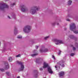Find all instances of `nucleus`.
I'll return each mask as SVG.
<instances>
[{
  "mask_svg": "<svg viewBox=\"0 0 78 78\" xmlns=\"http://www.w3.org/2000/svg\"><path fill=\"white\" fill-rule=\"evenodd\" d=\"M44 78H46V77H44Z\"/></svg>",
  "mask_w": 78,
  "mask_h": 78,
  "instance_id": "ea45409f",
  "label": "nucleus"
},
{
  "mask_svg": "<svg viewBox=\"0 0 78 78\" xmlns=\"http://www.w3.org/2000/svg\"><path fill=\"white\" fill-rule=\"evenodd\" d=\"M38 47H39V46H36V48L37 49L38 48Z\"/></svg>",
  "mask_w": 78,
  "mask_h": 78,
  "instance_id": "2f4dec72",
  "label": "nucleus"
},
{
  "mask_svg": "<svg viewBox=\"0 0 78 78\" xmlns=\"http://www.w3.org/2000/svg\"><path fill=\"white\" fill-rule=\"evenodd\" d=\"M55 68H56V70H58V69H60V68H59V67H58L57 66H55Z\"/></svg>",
  "mask_w": 78,
  "mask_h": 78,
  "instance_id": "b1692460",
  "label": "nucleus"
},
{
  "mask_svg": "<svg viewBox=\"0 0 78 78\" xmlns=\"http://www.w3.org/2000/svg\"><path fill=\"white\" fill-rule=\"evenodd\" d=\"M0 70L1 71V72H4V71H5V70L2 68H0Z\"/></svg>",
  "mask_w": 78,
  "mask_h": 78,
  "instance_id": "412c9836",
  "label": "nucleus"
},
{
  "mask_svg": "<svg viewBox=\"0 0 78 78\" xmlns=\"http://www.w3.org/2000/svg\"><path fill=\"white\" fill-rule=\"evenodd\" d=\"M38 54L37 53H36L34 54H32L31 55V56L33 57V56H37V55Z\"/></svg>",
  "mask_w": 78,
  "mask_h": 78,
  "instance_id": "f3484780",
  "label": "nucleus"
},
{
  "mask_svg": "<svg viewBox=\"0 0 78 78\" xmlns=\"http://www.w3.org/2000/svg\"><path fill=\"white\" fill-rule=\"evenodd\" d=\"M21 11L23 12H26V11H28V9L25 8V5H22L21 6Z\"/></svg>",
  "mask_w": 78,
  "mask_h": 78,
  "instance_id": "6e6552de",
  "label": "nucleus"
},
{
  "mask_svg": "<svg viewBox=\"0 0 78 78\" xmlns=\"http://www.w3.org/2000/svg\"><path fill=\"white\" fill-rule=\"evenodd\" d=\"M54 41L56 45H59V44H63V43H64L62 41L57 39H54Z\"/></svg>",
  "mask_w": 78,
  "mask_h": 78,
  "instance_id": "423d86ee",
  "label": "nucleus"
},
{
  "mask_svg": "<svg viewBox=\"0 0 78 78\" xmlns=\"http://www.w3.org/2000/svg\"><path fill=\"white\" fill-rule=\"evenodd\" d=\"M18 33V30H17V27H15V29H14V34H17Z\"/></svg>",
  "mask_w": 78,
  "mask_h": 78,
  "instance_id": "9b49d317",
  "label": "nucleus"
},
{
  "mask_svg": "<svg viewBox=\"0 0 78 78\" xmlns=\"http://www.w3.org/2000/svg\"><path fill=\"white\" fill-rule=\"evenodd\" d=\"M35 9H36L37 11H38V10L39 9V7L36 6H34L33 9L30 10V13L32 14H36V11Z\"/></svg>",
  "mask_w": 78,
  "mask_h": 78,
  "instance_id": "20e7f679",
  "label": "nucleus"
},
{
  "mask_svg": "<svg viewBox=\"0 0 78 78\" xmlns=\"http://www.w3.org/2000/svg\"><path fill=\"white\" fill-rule=\"evenodd\" d=\"M16 5V3H12L11 5V6L12 7L13 6H14V5Z\"/></svg>",
  "mask_w": 78,
  "mask_h": 78,
  "instance_id": "aec40b11",
  "label": "nucleus"
},
{
  "mask_svg": "<svg viewBox=\"0 0 78 78\" xmlns=\"http://www.w3.org/2000/svg\"><path fill=\"white\" fill-rule=\"evenodd\" d=\"M76 44H77V43H76Z\"/></svg>",
  "mask_w": 78,
  "mask_h": 78,
  "instance_id": "a19ab883",
  "label": "nucleus"
},
{
  "mask_svg": "<svg viewBox=\"0 0 78 78\" xmlns=\"http://www.w3.org/2000/svg\"><path fill=\"white\" fill-rule=\"evenodd\" d=\"M36 51L35 50H34V53H35V52Z\"/></svg>",
  "mask_w": 78,
  "mask_h": 78,
  "instance_id": "72a5a7b5",
  "label": "nucleus"
},
{
  "mask_svg": "<svg viewBox=\"0 0 78 78\" xmlns=\"http://www.w3.org/2000/svg\"><path fill=\"white\" fill-rule=\"evenodd\" d=\"M58 24H57V25H58Z\"/></svg>",
  "mask_w": 78,
  "mask_h": 78,
  "instance_id": "58836bf2",
  "label": "nucleus"
},
{
  "mask_svg": "<svg viewBox=\"0 0 78 78\" xmlns=\"http://www.w3.org/2000/svg\"><path fill=\"white\" fill-rule=\"evenodd\" d=\"M0 9L1 10H3L5 8H8V5L6 4H1L0 3Z\"/></svg>",
  "mask_w": 78,
  "mask_h": 78,
  "instance_id": "39448f33",
  "label": "nucleus"
},
{
  "mask_svg": "<svg viewBox=\"0 0 78 78\" xmlns=\"http://www.w3.org/2000/svg\"><path fill=\"white\" fill-rule=\"evenodd\" d=\"M69 37H70V39H74L75 38V37H74V36L72 35H70L69 36Z\"/></svg>",
  "mask_w": 78,
  "mask_h": 78,
  "instance_id": "4468645a",
  "label": "nucleus"
},
{
  "mask_svg": "<svg viewBox=\"0 0 78 78\" xmlns=\"http://www.w3.org/2000/svg\"><path fill=\"white\" fill-rule=\"evenodd\" d=\"M16 62L17 64H20L21 66L20 67L19 69V71H22V70H23L24 69V66L23 64V63L20 62H19V61H17Z\"/></svg>",
  "mask_w": 78,
  "mask_h": 78,
  "instance_id": "0eeeda50",
  "label": "nucleus"
},
{
  "mask_svg": "<svg viewBox=\"0 0 78 78\" xmlns=\"http://www.w3.org/2000/svg\"><path fill=\"white\" fill-rule=\"evenodd\" d=\"M43 67L44 69L47 68V67L48 71L49 73H51V74H52V73H53V71L52 70V69H51V67L48 66V63H47V62H44V65Z\"/></svg>",
  "mask_w": 78,
  "mask_h": 78,
  "instance_id": "f257e3e1",
  "label": "nucleus"
},
{
  "mask_svg": "<svg viewBox=\"0 0 78 78\" xmlns=\"http://www.w3.org/2000/svg\"><path fill=\"white\" fill-rule=\"evenodd\" d=\"M66 20H67V21H68L69 22L70 21V20L69 19H66Z\"/></svg>",
  "mask_w": 78,
  "mask_h": 78,
  "instance_id": "bb28decb",
  "label": "nucleus"
},
{
  "mask_svg": "<svg viewBox=\"0 0 78 78\" xmlns=\"http://www.w3.org/2000/svg\"><path fill=\"white\" fill-rule=\"evenodd\" d=\"M8 17L9 19H11V18H10V17H9V16H8Z\"/></svg>",
  "mask_w": 78,
  "mask_h": 78,
  "instance_id": "f704fd0d",
  "label": "nucleus"
},
{
  "mask_svg": "<svg viewBox=\"0 0 78 78\" xmlns=\"http://www.w3.org/2000/svg\"><path fill=\"white\" fill-rule=\"evenodd\" d=\"M72 2L71 0H69L68 2V3L69 5H70L72 4Z\"/></svg>",
  "mask_w": 78,
  "mask_h": 78,
  "instance_id": "dca6fc26",
  "label": "nucleus"
},
{
  "mask_svg": "<svg viewBox=\"0 0 78 78\" xmlns=\"http://www.w3.org/2000/svg\"><path fill=\"white\" fill-rule=\"evenodd\" d=\"M77 47H78V44H77Z\"/></svg>",
  "mask_w": 78,
  "mask_h": 78,
  "instance_id": "4c0bfd02",
  "label": "nucleus"
},
{
  "mask_svg": "<svg viewBox=\"0 0 78 78\" xmlns=\"http://www.w3.org/2000/svg\"><path fill=\"white\" fill-rule=\"evenodd\" d=\"M70 29L71 31H73L75 34H78V31H76V26L74 23H72L70 24Z\"/></svg>",
  "mask_w": 78,
  "mask_h": 78,
  "instance_id": "f03ea898",
  "label": "nucleus"
},
{
  "mask_svg": "<svg viewBox=\"0 0 78 78\" xmlns=\"http://www.w3.org/2000/svg\"><path fill=\"white\" fill-rule=\"evenodd\" d=\"M9 61L10 62H11L12 61V58L11 57H9Z\"/></svg>",
  "mask_w": 78,
  "mask_h": 78,
  "instance_id": "2eb2a0df",
  "label": "nucleus"
},
{
  "mask_svg": "<svg viewBox=\"0 0 78 78\" xmlns=\"http://www.w3.org/2000/svg\"><path fill=\"white\" fill-rule=\"evenodd\" d=\"M38 76V75L37 74H36L35 75V77L36 78V77H37Z\"/></svg>",
  "mask_w": 78,
  "mask_h": 78,
  "instance_id": "c85d7f7f",
  "label": "nucleus"
},
{
  "mask_svg": "<svg viewBox=\"0 0 78 78\" xmlns=\"http://www.w3.org/2000/svg\"><path fill=\"white\" fill-rule=\"evenodd\" d=\"M52 58H53V59H55V56H54V55H52Z\"/></svg>",
  "mask_w": 78,
  "mask_h": 78,
  "instance_id": "cd10ccee",
  "label": "nucleus"
},
{
  "mask_svg": "<svg viewBox=\"0 0 78 78\" xmlns=\"http://www.w3.org/2000/svg\"><path fill=\"white\" fill-rule=\"evenodd\" d=\"M20 56H21L19 54V55H16V58H18L19 57H20Z\"/></svg>",
  "mask_w": 78,
  "mask_h": 78,
  "instance_id": "4be33fe9",
  "label": "nucleus"
},
{
  "mask_svg": "<svg viewBox=\"0 0 78 78\" xmlns=\"http://www.w3.org/2000/svg\"><path fill=\"white\" fill-rule=\"evenodd\" d=\"M64 62L63 61H60L58 63V65H59V66H62V67H64L65 66L64 65Z\"/></svg>",
  "mask_w": 78,
  "mask_h": 78,
  "instance_id": "1a4fd4ad",
  "label": "nucleus"
},
{
  "mask_svg": "<svg viewBox=\"0 0 78 78\" xmlns=\"http://www.w3.org/2000/svg\"><path fill=\"white\" fill-rule=\"evenodd\" d=\"M49 37H50V36H49L45 37H44V39L45 40H47V39H48V38H49Z\"/></svg>",
  "mask_w": 78,
  "mask_h": 78,
  "instance_id": "6ab92c4d",
  "label": "nucleus"
},
{
  "mask_svg": "<svg viewBox=\"0 0 78 78\" xmlns=\"http://www.w3.org/2000/svg\"><path fill=\"white\" fill-rule=\"evenodd\" d=\"M31 27L29 25H27L25 26L23 28V31L24 33H29L31 31Z\"/></svg>",
  "mask_w": 78,
  "mask_h": 78,
  "instance_id": "7ed1b4c3",
  "label": "nucleus"
},
{
  "mask_svg": "<svg viewBox=\"0 0 78 78\" xmlns=\"http://www.w3.org/2000/svg\"><path fill=\"white\" fill-rule=\"evenodd\" d=\"M61 51H59V55H60V54H61Z\"/></svg>",
  "mask_w": 78,
  "mask_h": 78,
  "instance_id": "473e14b6",
  "label": "nucleus"
},
{
  "mask_svg": "<svg viewBox=\"0 0 78 78\" xmlns=\"http://www.w3.org/2000/svg\"><path fill=\"white\" fill-rule=\"evenodd\" d=\"M64 75V72L62 71L60 72L59 73V76H62Z\"/></svg>",
  "mask_w": 78,
  "mask_h": 78,
  "instance_id": "f8f14e48",
  "label": "nucleus"
},
{
  "mask_svg": "<svg viewBox=\"0 0 78 78\" xmlns=\"http://www.w3.org/2000/svg\"><path fill=\"white\" fill-rule=\"evenodd\" d=\"M5 69L7 70V69H9V65H8V63L7 62L5 63Z\"/></svg>",
  "mask_w": 78,
  "mask_h": 78,
  "instance_id": "9d476101",
  "label": "nucleus"
},
{
  "mask_svg": "<svg viewBox=\"0 0 78 78\" xmlns=\"http://www.w3.org/2000/svg\"><path fill=\"white\" fill-rule=\"evenodd\" d=\"M22 36L21 35H19L17 37V38L18 39H22Z\"/></svg>",
  "mask_w": 78,
  "mask_h": 78,
  "instance_id": "a211bd4d",
  "label": "nucleus"
},
{
  "mask_svg": "<svg viewBox=\"0 0 78 78\" xmlns=\"http://www.w3.org/2000/svg\"><path fill=\"white\" fill-rule=\"evenodd\" d=\"M40 70L41 71H42V68H41L40 69Z\"/></svg>",
  "mask_w": 78,
  "mask_h": 78,
  "instance_id": "7c9ffc66",
  "label": "nucleus"
},
{
  "mask_svg": "<svg viewBox=\"0 0 78 78\" xmlns=\"http://www.w3.org/2000/svg\"><path fill=\"white\" fill-rule=\"evenodd\" d=\"M6 73L8 76H9V75H10V73L9 72H6Z\"/></svg>",
  "mask_w": 78,
  "mask_h": 78,
  "instance_id": "5701e85b",
  "label": "nucleus"
},
{
  "mask_svg": "<svg viewBox=\"0 0 78 78\" xmlns=\"http://www.w3.org/2000/svg\"><path fill=\"white\" fill-rule=\"evenodd\" d=\"M48 51V49L46 48L44 50H43V49H41L40 50V51L41 52H46Z\"/></svg>",
  "mask_w": 78,
  "mask_h": 78,
  "instance_id": "ddd939ff",
  "label": "nucleus"
},
{
  "mask_svg": "<svg viewBox=\"0 0 78 78\" xmlns=\"http://www.w3.org/2000/svg\"><path fill=\"white\" fill-rule=\"evenodd\" d=\"M73 50H75L76 48H75L73 47Z\"/></svg>",
  "mask_w": 78,
  "mask_h": 78,
  "instance_id": "c756f323",
  "label": "nucleus"
},
{
  "mask_svg": "<svg viewBox=\"0 0 78 78\" xmlns=\"http://www.w3.org/2000/svg\"><path fill=\"white\" fill-rule=\"evenodd\" d=\"M74 54L73 53H72L70 55V56H73V55H74Z\"/></svg>",
  "mask_w": 78,
  "mask_h": 78,
  "instance_id": "a878e982",
  "label": "nucleus"
},
{
  "mask_svg": "<svg viewBox=\"0 0 78 78\" xmlns=\"http://www.w3.org/2000/svg\"><path fill=\"white\" fill-rule=\"evenodd\" d=\"M16 78H20V76H18Z\"/></svg>",
  "mask_w": 78,
  "mask_h": 78,
  "instance_id": "c9c22d12",
  "label": "nucleus"
},
{
  "mask_svg": "<svg viewBox=\"0 0 78 78\" xmlns=\"http://www.w3.org/2000/svg\"><path fill=\"white\" fill-rule=\"evenodd\" d=\"M66 29H66V28H65V30H66Z\"/></svg>",
  "mask_w": 78,
  "mask_h": 78,
  "instance_id": "e433bc0d",
  "label": "nucleus"
},
{
  "mask_svg": "<svg viewBox=\"0 0 78 78\" xmlns=\"http://www.w3.org/2000/svg\"><path fill=\"white\" fill-rule=\"evenodd\" d=\"M39 62V60H38V59H37L36 60V61H35L36 62V63H38V62Z\"/></svg>",
  "mask_w": 78,
  "mask_h": 78,
  "instance_id": "393cba45",
  "label": "nucleus"
}]
</instances>
